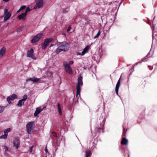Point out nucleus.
I'll list each match as a JSON object with an SVG mask.
<instances>
[{"label": "nucleus", "instance_id": "f3484780", "mask_svg": "<svg viewBox=\"0 0 157 157\" xmlns=\"http://www.w3.org/2000/svg\"><path fill=\"white\" fill-rule=\"evenodd\" d=\"M104 129V128H101L100 126H98L96 127L95 129V131L96 132H101V131H102V132H103Z\"/></svg>", "mask_w": 157, "mask_h": 157}, {"label": "nucleus", "instance_id": "7ed1b4c3", "mask_svg": "<svg viewBox=\"0 0 157 157\" xmlns=\"http://www.w3.org/2000/svg\"><path fill=\"white\" fill-rule=\"evenodd\" d=\"M26 127L27 132L29 134H31L33 131L34 128L33 122H31L28 123L27 124Z\"/></svg>", "mask_w": 157, "mask_h": 157}, {"label": "nucleus", "instance_id": "2f4dec72", "mask_svg": "<svg viewBox=\"0 0 157 157\" xmlns=\"http://www.w3.org/2000/svg\"><path fill=\"white\" fill-rule=\"evenodd\" d=\"M31 11V10L29 7H28L25 10V12L24 13L27 15V13L28 12H29Z\"/></svg>", "mask_w": 157, "mask_h": 157}, {"label": "nucleus", "instance_id": "0eeeda50", "mask_svg": "<svg viewBox=\"0 0 157 157\" xmlns=\"http://www.w3.org/2000/svg\"><path fill=\"white\" fill-rule=\"evenodd\" d=\"M11 13L8 12V10L6 9H5L4 10V15L5 16L4 17L3 20L4 21H6L10 18L11 16Z\"/></svg>", "mask_w": 157, "mask_h": 157}, {"label": "nucleus", "instance_id": "864d4df0", "mask_svg": "<svg viewBox=\"0 0 157 157\" xmlns=\"http://www.w3.org/2000/svg\"><path fill=\"white\" fill-rule=\"evenodd\" d=\"M139 62H137L136 63V64L135 65H137L138 63Z\"/></svg>", "mask_w": 157, "mask_h": 157}, {"label": "nucleus", "instance_id": "a211bd4d", "mask_svg": "<svg viewBox=\"0 0 157 157\" xmlns=\"http://www.w3.org/2000/svg\"><path fill=\"white\" fill-rule=\"evenodd\" d=\"M26 14L25 13H23L20 15L18 16V18L20 20H23L25 19Z\"/></svg>", "mask_w": 157, "mask_h": 157}, {"label": "nucleus", "instance_id": "6e6d98bb", "mask_svg": "<svg viewBox=\"0 0 157 157\" xmlns=\"http://www.w3.org/2000/svg\"><path fill=\"white\" fill-rule=\"evenodd\" d=\"M128 157H129V154L128 155Z\"/></svg>", "mask_w": 157, "mask_h": 157}, {"label": "nucleus", "instance_id": "423d86ee", "mask_svg": "<svg viewBox=\"0 0 157 157\" xmlns=\"http://www.w3.org/2000/svg\"><path fill=\"white\" fill-rule=\"evenodd\" d=\"M52 41V38L45 39L42 45V49H45L46 47L49 45V43L51 42Z\"/></svg>", "mask_w": 157, "mask_h": 157}, {"label": "nucleus", "instance_id": "20e7f679", "mask_svg": "<svg viewBox=\"0 0 157 157\" xmlns=\"http://www.w3.org/2000/svg\"><path fill=\"white\" fill-rule=\"evenodd\" d=\"M43 36V33H40L35 36L31 40L32 43H34L38 42Z\"/></svg>", "mask_w": 157, "mask_h": 157}, {"label": "nucleus", "instance_id": "4be33fe9", "mask_svg": "<svg viewBox=\"0 0 157 157\" xmlns=\"http://www.w3.org/2000/svg\"><path fill=\"white\" fill-rule=\"evenodd\" d=\"M61 52H63V50L61 48L58 47L56 49L55 52L56 54H57Z\"/></svg>", "mask_w": 157, "mask_h": 157}, {"label": "nucleus", "instance_id": "37998d69", "mask_svg": "<svg viewBox=\"0 0 157 157\" xmlns=\"http://www.w3.org/2000/svg\"><path fill=\"white\" fill-rule=\"evenodd\" d=\"M37 8H39V7L37 6V5L36 4V6L34 7L33 9L34 10L36 9Z\"/></svg>", "mask_w": 157, "mask_h": 157}, {"label": "nucleus", "instance_id": "a19ab883", "mask_svg": "<svg viewBox=\"0 0 157 157\" xmlns=\"http://www.w3.org/2000/svg\"><path fill=\"white\" fill-rule=\"evenodd\" d=\"M4 154L6 156H10V155L6 153V152H4Z\"/></svg>", "mask_w": 157, "mask_h": 157}, {"label": "nucleus", "instance_id": "9b49d317", "mask_svg": "<svg viewBox=\"0 0 157 157\" xmlns=\"http://www.w3.org/2000/svg\"><path fill=\"white\" fill-rule=\"evenodd\" d=\"M13 146L16 149H18L19 147V142L18 139H15L13 141Z\"/></svg>", "mask_w": 157, "mask_h": 157}, {"label": "nucleus", "instance_id": "f704fd0d", "mask_svg": "<svg viewBox=\"0 0 157 157\" xmlns=\"http://www.w3.org/2000/svg\"><path fill=\"white\" fill-rule=\"evenodd\" d=\"M3 149L4 150V152H6L7 151H8V148L7 147H4L3 148Z\"/></svg>", "mask_w": 157, "mask_h": 157}, {"label": "nucleus", "instance_id": "6e6552de", "mask_svg": "<svg viewBox=\"0 0 157 157\" xmlns=\"http://www.w3.org/2000/svg\"><path fill=\"white\" fill-rule=\"evenodd\" d=\"M40 78H37L35 77L31 78H29L27 79L26 80V82L31 81L33 82V83H36L38 82H40L39 81L40 80Z\"/></svg>", "mask_w": 157, "mask_h": 157}, {"label": "nucleus", "instance_id": "4d7b16f0", "mask_svg": "<svg viewBox=\"0 0 157 157\" xmlns=\"http://www.w3.org/2000/svg\"><path fill=\"white\" fill-rule=\"evenodd\" d=\"M148 67H150V66H148Z\"/></svg>", "mask_w": 157, "mask_h": 157}, {"label": "nucleus", "instance_id": "a878e982", "mask_svg": "<svg viewBox=\"0 0 157 157\" xmlns=\"http://www.w3.org/2000/svg\"><path fill=\"white\" fill-rule=\"evenodd\" d=\"M10 130L11 129L10 128H8L4 130V133L8 135V133L10 131Z\"/></svg>", "mask_w": 157, "mask_h": 157}, {"label": "nucleus", "instance_id": "393cba45", "mask_svg": "<svg viewBox=\"0 0 157 157\" xmlns=\"http://www.w3.org/2000/svg\"><path fill=\"white\" fill-rule=\"evenodd\" d=\"M101 115H102V116L104 115V117L103 119L102 122L103 125H104V124L106 118L107 117V116H105L104 113H102Z\"/></svg>", "mask_w": 157, "mask_h": 157}, {"label": "nucleus", "instance_id": "ea45409f", "mask_svg": "<svg viewBox=\"0 0 157 157\" xmlns=\"http://www.w3.org/2000/svg\"><path fill=\"white\" fill-rule=\"evenodd\" d=\"M52 133L53 134V136H54L55 137H57L56 133V132H52Z\"/></svg>", "mask_w": 157, "mask_h": 157}, {"label": "nucleus", "instance_id": "f257e3e1", "mask_svg": "<svg viewBox=\"0 0 157 157\" xmlns=\"http://www.w3.org/2000/svg\"><path fill=\"white\" fill-rule=\"evenodd\" d=\"M82 79V77L81 76H80L78 78L77 84L76 86V94L75 103L78 102L79 98H80V93L81 90V86L83 85ZM80 99H81V98H80Z\"/></svg>", "mask_w": 157, "mask_h": 157}, {"label": "nucleus", "instance_id": "3c124183", "mask_svg": "<svg viewBox=\"0 0 157 157\" xmlns=\"http://www.w3.org/2000/svg\"><path fill=\"white\" fill-rule=\"evenodd\" d=\"M3 0V1H4L5 2H7L9 1V0Z\"/></svg>", "mask_w": 157, "mask_h": 157}, {"label": "nucleus", "instance_id": "aec40b11", "mask_svg": "<svg viewBox=\"0 0 157 157\" xmlns=\"http://www.w3.org/2000/svg\"><path fill=\"white\" fill-rule=\"evenodd\" d=\"M33 48H31L30 50H29L27 52V56L29 57V56H30L31 55L33 54Z\"/></svg>", "mask_w": 157, "mask_h": 157}, {"label": "nucleus", "instance_id": "7c9ffc66", "mask_svg": "<svg viewBox=\"0 0 157 157\" xmlns=\"http://www.w3.org/2000/svg\"><path fill=\"white\" fill-rule=\"evenodd\" d=\"M100 34V31L99 30L97 34L94 37V38L95 39L98 37Z\"/></svg>", "mask_w": 157, "mask_h": 157}, {"label": "nucleus", "instance_id": "5701e85b", "mask_svg": "<svg viewBox=\"0 0 157 157\" xmlns=\"http://www.w3.org/2000/svg\"><path fill=\"white\" fill-rule=\"evenodd\" d=\"M57 107L58 109L59 114L60 115H62V110L60 107V104L59 103H58L57 104Z\"/></svg>", "mask_w": 157, "mask_h": 157}, {"label": "nucleus", "instance_id": "c9c22d12", "mask_svg": "<svg viewBox=\"0 0 157 157\" xmlns=\"http://www.w3.org/2000/svg\"><path fill=\"white\" fill-rule=\"evenodd\" d=\"M71 26L70 25H69L68 26V28L67 29V31L68 32H69V31H70V30H71Z\"/></svg>", "mask_w": 157, "mask_h": 157}, {"label": "nucleus", "instance_id": "2eb2a0df", "mask_svg": "<svg viewBox=\"0 0 157 157\" xmlns=\"http://www.w3.org/2000/svg\"><path fill=\"white\" fill-rule=\"evenodd\" d=\"M89 49V48L88 46H86L83 50L81 53V56H83L87 52Z\"/></svg>", "mask_w": 157, "mask_h": 157}, {"label": "nucleus", "instance_id": "6ab92c4d", "mask_svg": "<svg viewBox=\"0 0 157 157\" xmlns=\"http://www.w3.org/2000/svg\"><path fill=\"white\" fill-rule=\"evenodd\" d=\"M91 153L90 150L88 149L86 150L85 154V157H90L91 155Z\"/></svg>", "mask_w": 157, "mask_h": 157}, {"label": "nucleus", "instance_id": "c03bdc74", "mask_svg": "<svg viewBox=\"0 0 157 157\" xmlns=\"http://www.w3.org/2000/svg\"><path fill=\"white\" fill-rule=\"evenodd\" d=\"M123 135H124L125 134V133H125V132L124 131V130L125 129V128L124 127V125H123Z\"/></svg>", "mask_w": 157, "mask_h": 157}, {"label": "nucleus", "instance_id": "58836bf2", "mask_svg": "<svg viewBox=\"0 0 157 157\" xmlns=\"http://www.w3.org/2000/svg\"><path fill=\"white\" fill-rule=\"evenodd\" d=\"M33 145L32 146L30 147V148L29 150V152H32V149H33Z\"/></svg>", "mask_w": 157, "mask_h": 157}, {"label": "nucleus", "instance_id": "8fccbe9b", "mask_svg": "<svg viewBox=\"0 0 157 157\" xmlns=\"http://www.w3.org/2000/svg\"><path fill=\"white\" fill-rule=\"evenodd\" d=\"M21 10L20 9H19L17 11V13H18Z\"/></svg>", "mask_w": 157, "mask_h": 157}, {"label": "nucleus", "instance_id": "de8ad7c7", "mask_svg": "<svg viewBox=\"0 0 157 157\" xmlns=\"http://www.w3.org/2000/svg\"><path fill=\"white\" fill-rule=\"evenodd\" d=\"M55 44H51V45H50V47L51 48L53 46L55 45Z\"/></svg>", "mask_w": 157, "mask_h": 157}, {"label": "nucleus", "instance_id": "b1692460", "mask_svg": "<svg viewBox=\"0 0 157 157\" xmlns=\"http://www.w3.org/2000/svg\"><path fill=\"white\" fill-rule=\"evenodd\" d=\"M10 97L11 99V100H13L14 99L17 98V96L16 94H13L11 95Z\"/></svg>", "mask_w": 157, "mask_h": 157}, {"label": "nucleus", "instance_id": "cd10ccee", "mask_svg": "<svg viewBox=\"0 0 157 157\" xmlns=\"http://www.w3.org/2000/svg\"><path fill=\"white\" fill-rule=\"evenodd\" d=\"M7 136L8 135H7L4 133V135H2L0 136V139H6L7 138Z\"/></svg>", "mask_w": 157, "mask_h": 157}, {"label": "nucleus", "instance_id": "39448f33", "mask_svg": "<svg viewBox=\"0 0 157 157\" xmlns=\"http://www.w3.org/2000/svg\"><path fill=\"white\" fill-rule=\"evenodd\" d=\"M63 65L64 67L65 71L70 74H72L73 71L71 67L66 62H64L63 63Z\"/></svg>", "mask_w": 157, "mask_h": 157}, {"label": "nucleus", "instance_id": "4c0bfd02", "mask_svg": "<svg viewBox=\"0 0 157 157\" xmlns=\"http://www.w3.org/2000/svg\"><path fill=\"white\" fill-rule=\"evenodd\" d=\"M21 31H22V29H21V28H18L17 30V33H20L21 32Z\"/></svg>", "mask_w": 157, "mask_h": 157}, {"label": "nucleus", "instance_id": "c756f323", "mask_svg": "<svg viewBox=\"0 0 157 157\" xmlns=\"http://www.w3.org/2000/svg\"><path fill=\"white\" fill-rule=\"evenodd\" d=\"M27 95H24L22 99H21V100H22L23 101H24L25 102V101L27 99Z\"/></svg>", "mask_w": 157, "mask_h": 157}, {"label": "nucleus", "instance_id": "49530a36", "mask_svg": "<svg viewBox=\"0 0 157 157\" xmlns=\"http://www.w3.org/2000/svg\"><path fill=\"white\" fill-rule=\"evenodd\" d=\"M45 152H46V153H49V152H48V151L47 150V148H45Z\"/></svg>", "mask_w": 157, "mask_h": 157}, {"label": "nucleus", "instance_id": "5fc2aeb1", "mask_svg": "<svg viewBox=\"0 0 157 157\" xmlns=\"http://www.w3.org/2000/svg\"><path fill=\"white\" fill-rule=\"evenodd\" d=\"M93 136H94V137L95 136H96V134H94V135H93Z\"/></svg>", "mask_w": 157, "mask_h": 157}, {"label": "nucleus", "instance_id": "dca6fc26", "mask_svg": "<svg viewBox=\"0 0 157 157\" xmlns=\"http://www.w3.org/2000/svg\"><path fill=\"white\" fill-rule=\"evenodd\" d=\"M128 140L126 138L123 137L122 139L121 143L123 145H127L128 144Z\"/></svg>", "mask_w": 157, "mask_h": 157}, {"label": "nucleus", "instance_id": "4468645a", "mask_svg": "<svg viewBox=\"0 0 157 157\" xmlns=\"http://www.w3.org/2000/svg\"><path fill=\"white\" fill-rule=\"evenodd\" d=\"M6 48L5 47H3L0 50V57L2 56L5 53Z\"/></svg>", "mask_w": 157, "mask_h": 157}, {"label": "nucleus", "instance_id": "bb28decb", "mask_svg": "<svg viewBox=\"0 0 157 157\" xmlns=\"http://www.w3.org/2000/svg\"><path fill=\"white\" fill-rule=\"evenodd\" d=\"M149 52L147 54V55L146 56H145V57L144 58L142 59L141 60H140V62H141L143 61L145 62L147 61V56L149 55Z\"/></svg>", "mask_w": 157, "mask_h": 157}, {"label": "nucleus", "instance_id": "ddd939ff", "mask_svg": "<svg viewBox=\"0 0 157 157\" xmlns=\"http://www.w3.org/2000/svg\"><path fill=\"white\" fill-rule=\"evenodd\" d=\"M120 85V78L118 80L115 87V91L117 95H118V90Z\"/></svg>", "mask_w": 157, "mask_h": 157}, {"label": "nucleus", "instance_id": "c85d7f7f", "mask_svg": "<svg viewBox=\"0 0 157 157\" xmlns=\"http://www.w3.org/2000/svg\"><path fill=\"white\" fill-rule=\"evenodd\" d=\"M6 100L9 104H10L11 103V99L10 97H8L6 99Z\"/></svg>", "mask_w": 157, "mask_h": 157}, {"label": "nucleus", "instance_id": "e433bc0d", "mask_svg": "<svg viewBox=\"0 0 157 157\" xmlns=\"http://www.w3.org/2000/svg\"><path fill=\"white\" fill-rule=\"evenodd\" d=\"M26 7V6H25V5H23V6H21L20 8V9L21 10H22L24 9H25V8Z\"/></svg>", "mask_w": 157, "mask_h": 157}, {"label": "nucleus", "instance_id": "79ce46f5", "mask_svg": "<svg viewBox=\"0 0 157 157\" xmlns=\"http://www.w3.org/2000/svg\"><path fill=\"white\" fill-rule=\"evenodd\" d=\"M74 62L73 61H71L69 62V64H68L70 66L71 65H72L73 64Z\"/></svg>", "mask_w": 157, "mask_h": 157}, {"label": "nucleus", "instance_id": "a18cd8bd", "mask_svg": "<svg viewBox=\"0 0 157 157\" xmlns=\"http://www.w3.org/2000/svg\"><path fill=\"white\" fill-rule=\"evenodd\" d=\"M81 53H80L79 52H76V54H77V55H80L81 56Z\"/></svg>", "mask_w": 157, "mask_h": 157}, {"label": "nucleus", "instance_id": "412c9836", "mask_svg": "<svg viewBox=\"0 0 157 157\" xmlns=\"http://www.w3.org/2000/svg\"><path fill=\"white\" fill-rule=\"evenodd\" d=\"M24 102H25L23 101L22 100H20L18 101L17 105L19 107H21L23 105Z\"/></svg>", "mask_w": 157, "mask_h": 157}, {"label": "nucleus", "instance_id": "473e14b6", "mask_svg": "<svg viewBox=\"0 0 157 157\" xmlns=\"http://www.w3.org/2000/svg\"><path fill=\"white\" fill-rule=\"evenodd\" d=\"M29 57L31 58L32 59L34 60H36V57H35V55L33 54H32L30 56H29Z\"/></svg>", "mask_w": 157, "mask_h": 157}, {"label": "nucleus", "instance_id": "f8f14e48", "mask_svg": "<svg viewBox=\"0 0 157 157\" xmlns=\"http://www.w3.org/2000/svg\"><path fill=\"white\" fill-rule=\"evenodd\" d=\"M44 108V107H43L42 108H37L36 109V110L34 113V115L35 117H37L38 115L42 111H43V109Z\"/></svg>", "mask_w": 157, "mask_h": 157}, {"label": "nucleus", "instance_id": "603ef678", "mask_svg": "<svg viewBox=\"0 0 157 157\" xmlns=\"http://www.w3.org/2000/svg\"><path fill=\"white\" fill-rule=\"evenodd\" d=\"M83 68L85 70H86L87 69V67L85 66L83 67Z\"/></svg>", "mask_w": 157, "mask_h": 157}, {"label": "nucleus", "instance_id": "f03ea898", "mask_svg": "<svg viewBox=\"0 0 157 157\" xmlns=\"http://www.w3.org/2000/svg\"><path fill=\"white\" fill-rule=\"evenodd\" d=\"M56 44L58 48H61L63 52H65L68 51L69 48V44L65 41L57 42Z\"/></svg>", "mask_w": 157, "mask_h": 157}, {"label": "nucleus", "instance_id": "72a5a7b5", "mask_svg": "<svg viewBox=\"0 0 157 157\" xmlns=\"http://www.w3.org/2000/svg\"><path fill=\"white\" fill-rule=\"evenodd\" d=\"M4 107L3 106H0V113L3 112L4 111Z\"/></svg>", "mask_w": 157, "mask_h": 157}, {"label": "nucleus", "instance_id": "09e8293b", "mask_svg": "<svg viewBox=\"0 0 157 157\" xmlns=\"http://www.w3.org/2000/svg\"><path fill=\"white\" fill-rule=\"evenodd\" d=\"M68 12V10H65V11H63V13H66L67 12Z\"/></svg>", "mask_w": 157, "mask_h": 157}, {"label": "nucleus", "instance_id": "1a4fd4ad", "mask_svg": "<svg viewBox=\"0 0 157 157\" xmlns=\"http://www.w3.org/2000/svg\"><path fill=\"white\" fill-rule=\"evenodd\" d=\"M152 30V37L153 40H155L156 41L157 40V32L154 31L155 26L152 25L151 27Z\"/></svg>", "mask_w": 157, "mask_h": 157}, {"label": "nucleus", "instance_id": "9d476101", "mask_svg": "<svg viewBox=\"0 0 157 157\" xmlns=\"http://www.w3.org/2000/svg\"><path fill=\"white\" fill-rule=\"evenodd\" d=\"M35 2L39 8H40L43 6V0H35Z\"/></svg>", "mask_w": 157, "mask_h": 157}]
</instances>
